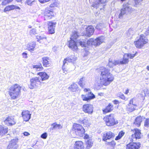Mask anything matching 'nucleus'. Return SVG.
Returning <instances> with one entry per match:
<instances>
[{"instance_id":"36","label":"nucleus","mask_w":149,"mask_h":149,"mask_svg":"<svg viewBox=\"0 0 149 149\" xmlns=\"http://www.w3.org/2000/svg\"><path fill=\"white\" fill-rule=\"evenodd\" d=\"M33 68L35 70L39 71L42 70L43 68L42 67V64L40 63L38 65H36L33 66Z\"/></svg>"},{"instance_id":"57","label":"nucleus","mask_w":149,"mask_h":149,"mask_svg":"<svg viewBox=\"0 0 149 149\" xmlns=\"http://www.w3.org/2000/svg\"><path fill=\"white\" fill-rule=\"evenodd\" d=\"M24 135L25 136H27L29 135L30 134L29 133L27 132H25L23 133Z\"/></svg>"},{"instance_id":"28","label":"nucleus","mask_w":149,"mask_h":149,"mask_svg":"<svg viewBox=\"0 0 149 149\" xmlns=\"http://www.w3.org/2000/svg\"><path fill=\"white\" fill-rule=\"evenodd\" d=\"M41 77L42 81H44L47 79L49 78V76L45 72H40L37 73Z\"/></svg>"},{"instance_id":"21","label":"nucleus","mask_w":149,"mask_h":149,"mask_svg":"<svg viewBox=\"0 0 149 149\" xmlns=\"http://www.w3.org/2000/svg\"><path fill=\"white\" fill-rule=\"evenodd\" d=\"M69 149H84L83 143L81 141L75 142L74 147H71Z\"/></svg>"},{"instance_id":"53","label":"nucleus","mask_w":149,"mask_h":149,"mask_svg":"<svg viewBox=\"0 0 149 149\" xmlns=\"http://www.w3.org/2000/svg\"><path fill=\"white\" fill-rule=\"evenodd\" d=\"M50 1V0H38V1L41 3H44Z\"/></svg>"},{"instance_id":"25","label":"nucleus","mask_w":149,"mask_h":149,"mask_svg":"<svg viewBox=\"0 0 149 149\" xmlns=\"http://www.w3.org/2000/svg\"><path fill=\"white\" fill-rule=\"evenodd\" d=\"M18 140L17 138H15L12 140L7 146V149H10L13 148L15 147H17L16 144L18 142Z\"/></svg>"},{"instance_id":"52","label":"nucleus","mask_w":149,"mask_h":149,"mask_svg":"<svg viewBox=\"0 0 149 149\" xmlns=\"http://www.w3.org/2000/svg\"><path fill=\"white\" fill-rule=\"evenodd\" d=\"M133 33V31L132 29H129L127 33V34L129 35H130L132 34Z\"/></svg>"},{"instance_id":"42","label":"nucleus","mask_w":149,"mask_h":149,"mask_svg":"<svg viewBox=\"0 0 149 149\" xmlns=\"http://www.w3.org/2000/svg\"><path fill=\"white\" fill-rule=\"evenodd\" d=\"M29 33L30 35L32 36L35 35L37 33L36 29L34 28L32 29L30 31Z\"/></svg>"},{"instance_id":"63","label":"nucleus","mask_w":149,"mask_h":149,"mask_svg":"<svg viewBox=\"0 0 149 149\" xmlns=\"http://www.w3.org/2000/svg\"><path fill=\"white\" fill-rule=\"evenodd\" d=\"M8 2L9 3L11 2L13 0H7Z\"/></svg>"},{"instance_id":"3","label":"nucleus","mask_w":149,"mask_h":149,"mask_svg":"<svg viewBox=\"0 0 149 149\" xmlns=\"http://www.w3.org/2000/svg\"><path fill=\"white\" fill-rule=\"evenodd\" d=\"M104 37L103 36H100L95 39L91 38L87 41L86 40H81L79 42V45L82 47H86L87 45H94L95 46H99L104 41Z\"/></svg>"},{"instance_id":"50","label":"nucleus","mask_w":149,"mask_h":149,"mask_svg":"<svg viewBox=\"0 0 149 149\" xmlns=\"http://www.w3.org/2000/svg\"><path fill=\"white\" fill-rule=\"evenodd\" d=\"M144 93L145 95H149V90L147 89H145L144 91Z\"/></svg>"},{"instance_id":"41","label":"nucleus","mask_w":149,"mask_h":149,"mask_svg":"<svg viewBox=\"0 0 149 149\" xmlns=\"http://www.w3.org/2000/svg\"><path fill=\"white\" fill-rule=\"evenodd\" d=\"M86 144L87 145V147L88 148H90L91 146H92L93 143L92 142L91 140L89 139L87 141Z\"/></svg>"},{"instance_id":"44","label":"nucleus","mask_w":149,"mask_h":149,"mask_svg":"<svg viewBox=\"0 0 149 149\" xmlns=\"http://www.w3.org/2000/svg\"><path fill=\"white\" fill-rule=\"evenodd\" d=\"M117 96L124 100H125V98L124 95L121 93H118L117 94Z\"/></svg>"},{"instance_id":"54","label":"nucleus","mask_w":149,"mask_h":149,"mask_svg":"<svg viewBox=\"0 0 149 149\" xmlns=\"http://www.w3.org/2000/svg\"><path fill=\"white\" fill-rule=\"evenodd\" d=\"M22 55L24 58H27V54L25 52H23L22 54Z\"/></svg>"},{"instance_id":"2","label":"nucleus","mask_w":149,"mask_h":149,"mask_svg":"<svg viewBox=\"0 0 149 149\" xmlns=\"http://www.w3.org/2000/svg\"><path fill=\"white\" fill-rule=\"evenodd\" d=\"M142 0H129L127 3L123 5V7L120 10L119 17L122 18L123 16L125 14L132 10V8L129 5H130L135 7H138L141 4V2Z\"/></svg>"},{"instance_id":"14","label":"nucleus","mask_w":149,"mask_h":149,"mask_svg":"<svg viewBox=\"0 0 149 149\" xmlns=\"http://www.w3.org/2000/svg\"><path fill=\"white\" fill-rule=\"evenodd\" d=\"M141 144L139 142H131L127 145V149H139Z\"/></svg>"},{"instance_id":"16","label":"nucleus","mask_w":149,"mask_h":149,"mask_svg":"<svg viewBox=\"0 0 149 149\" xmlns=\"http://www.w3.org/2000/svg\"><path fill=\"white\" fill-rule=\"evenodd\" d=\"M42 61L43 65L44 67H48L52 65V61L49 57H45L42 58Z\"/></svg>"},{"instance_id":"35","label":"nucleus","mask_w":149,"mask_h":149,"mask_svg":"<svg viewBox=\"0 0 149 149\" xmlns=\"http://www.w3.org/2000/svg\"><path fill=\"white\" fill-rule=\"evenodd\" d=\"M79 36L78 32L76 31H74L72 32L70 39L76 41Z\"/></svg>"},{"instance_id":"31","label":"nucleus","mask_w":149,"mask_h":149,"mask_svg":"<svg viewBox=\"0 0 149 149\" xmlns=\"http://www.w3.org/2000/svg\"><path fill=\"white\" fill-rule=\"evenodd\" d=\"M142 118L141 116H138L135 119L134 123L138 127L141 125V123L142 121Z\"/></svg>"},{"instance_id":"20","label":"nucleus","mask_w":149,"mask_h":149,"mask_svg":"<svg viewBox=\"0 0 149 149\" xmlns=\"http://www.w3.org/2000/svg\"><path fill=\"white\" fill-rule=\"evenodd\" d=\"M93 108L92 105L89 104H87L83 105V110L86 113H91L93 111Z\"/></svg>"},{"instance_id":"32","label":"nucleus","mask_w":149,"mask_h":149,"mask_svg":"<svg viewBox=\"0 0 149 149\" xmlns=\"http://www.w3.org/2000/svg\"><path fill=\"white\" fill-rule=\"evenodd\" d=\"M8 132V128H4L3 127H0V134L3 136L6 134Z\"/></svg>"},{"instance_id":"64","label":"nucleus","mask_w":149,"mask_h":149,"mask_svg":"<svg viewBox=\"0 0 149 149\" xmlns=\"http://www.w3.org/2000/svg\"><path fill=\"white\" fill-rule=\"evenodd\" d=\"M17 147H15L13 148H11V149H17Z\"/></svg>"},{"instance_id":"1","label":"nucleus","mask_w":149,"mask_h":149,"mask_svg":"<svg viewBox=\"0 0 149 149\" xmlns=\"http://www.w3.org/2000/svg\"><path fill=\"white\" fill-rule=\"evenodd\" d=\"M100 72H101L100 81L96 82L97 85L99 86L102 85L107 86L113 80L114 77L108 69L102 67L100 68Z\"/></svg>"},{"instance_id":"37","label":"nucleus","mask_w":149,"mask_h":149,"mask_svg":"<svg viewBox=\"0 0 149 149\" xmlns=\"http://www.w3.org/2000/svg\"><path fill=\"white\" fill-rule=\"evenodd\" d=\"M79 121L80 123L84 124V125H85L86 126L89 125L90 124L89 123L88 120L86 118L83 120H80Z\"/></svg>"},{"instance_id":"8","label":"nucleus","mask_w":149,"mask_h":149,"mask_svg":"<svg viewBox=\"0 0 149 149\" xmlns=\"http://www.w3.org/2000/svg\"><path fill=\"white\" fill-rule=\"evenodd\" d=\"M104 120L106 125L108 126L113 125L117 123L115 122L114 115L113 114L107 115L104 118Z\"/></svg>"},{"instance_id":"58","label":"nucleus","mask_w":149,"mask_h":149,"mask_svg":"<svg viewBox=\"0 0 149 149\" xmlns=\"http://www.w3.org/2000/svg\"><path fill=\"white\" fill-rule=\"evenodd\" d=\"M67 65V64H66V65H65V66H64V67H63V68H62V69H63V71H64V73H65V74H66V73L65 72V70H64V69H65V66H66V65Z\"/></svg>"},{"instance_id":"38","label":"nucleus","mask_w":149,"mask_h":149,"mask_svg":"<svg viewBox=\"0 0 149 149\" xmlns=\"http://www.w3.org/2000/svg\"><path fill=\"white\" fill-rule=\"evenodd\" d=\"M125 132L123 131H120L118 134V135L115 139L116 140H118L120 139L124 135Z\"/></svg>"},{"instance_id":"5","label":"nucleus","mask_w":149,"mask_h":149,"mask_svg":"<svg viewBox=\"0 0 149 149\" xmlns=\"http://www.w3.org/2000/svg\"><path fill=\"white\" fill-rule=\"evenodd\" d=\"M21 87L15 84L12 86L9 89L8 93L12 98L15 99L19 95L20 93Z\"/></svg>"},{"instance_id":"43","label":"nucleus","mask_w":149,"mask_h":149,"mask_svg":"<svg viewBox=\"0 0 149 149\" xmlns=\"http://www.w3.org/2000/svg\"><path fill=\"white\" fill-rule=\"evenodd\" d=\"M9 6L11 10L15 9H17L18 10H20V8L19 7L15 5H10Z\"/></svg>"},{"instance_id":"19","label":"nucleus","mask_w":149,"mask_h":149,"mask_svg":"<svg viewBox=\"0 0 149 149\" xmlns=\"http://www.w3.org/2000/svg\"><path fill=\"white\" fill-rule=\"evenodd\" d=\"M4 122L6 124L8 125H12L15 123L13 117L12 116H8L4 120Z\"/></svg>"},{"instance_id":"59","label":"nucleus","mask_w":149,"mask_h":149,"mask_svg":"<svg viewBox=\"0 0 149 149\" xmlns=\"http://www.w3.org/2000/svg\"><path fill=\"white\" fill-rule=\"evenodd\" d=\"M129 89H127L125 93L126 94H128V93H129Z\"/></svg>"},{"instance_id":"18","label":"nucleus","mask_w":149,"mask_h":149,"mask_svg":"<svg viewBox=\"0 0 149 149\" xmlns=\"http://www.w3.org/2000/svg\"><path fill=\"white\" fill-rule=\"evenodd\" d=\"M21 115L24 120L26 122L28 121L31 117V114H30L29 111L27 110L23 111Z\"/></svg>"},{"instance_id":"51","label":"nucleus","mask_w":149,"mask_h":149,"mask_svg":"<svg viewBox=\"0 0 149 149\" xmlns=\"http://www.w3.org/2000/svg\"><path fill=\"white\" fill-rule=\"evenodd\" d=\"M109 145L112 146L113 147L116 144V143L114 141H112L111 142L109 143Z\"/></svg>"},{"instance_id":"26","label":"nucleus","mask_w":149,"mask_h":149,"mask_svg":"<svg viewBox=\"0 0 149 149\" xmlns=\"http://www.w3.org/2000/svg\"><path fill=\"white\" fill-rule=\"evenodd\" d=\"M94 29L92 26H88L86 29V35L90 37L94 33Z\"/></svg>"},{"instance_id":"7","label":"nucleus","mask_w":149,"mask_h":149,"mask_svg":"<svg viewBox=\"0 0 149 149\" xmlns=\"http://www.w3.org/2000/svg\"><path fill=\"white\" fill-rule=\"evenodd\" d=\"M148 40L143 35H141L139 39L134 42L136 47L138 48H141L148 42Z\"/></svg>"},{"instance_id":"11","label":"nucleus","mask_w":149,"mask_h":149,"mask_svg":"<svg viewBox=\"0 0 149 149\" xmlns=\"http://www.w3.org/2000/svg\"><path fill=\"white\" fill-rule=\"evenodd\" d=\"M84 92H88L89 91L88 95H82L81 98L83 101L89 102L91 100H92L95 98V95L91 91H90V89L89 88H85L84 89Z\"/></svg>"},{"instance_id":"61","label":"nucleus","mask_w":149,"mask_h":149,"mask_svg":"<svg viewBox=\"0 0 149 149\" xmlns=\"http://www.w3.org/2000/svg\"><path fill=\"white\" fill-rule=\"evenodd\" d=\"M113 102H119L117 100H115L113 101Z\"/></svg>"},{"instance_id":"56","label":"nucleus","mask_w":149,"mask_h":149,"mask_svg":"<svg viewBox=\"0 0 149 149\" xmlns=\"http://www.w3.org/2000/svg\"><path fill=\"white\" fill-rule=\"evenodd\" d=\"M145 34L146 36L149 34V30H146L145 32Z\"/></svg>"},{"instance_id":"47","label":"nucleus","mask_w":149,"mask_h":149,"mask_svg":"<svg viewBox=\"0 0 149 149\" xmlns=\"http://www.w3.org/2000/svg\"><path fill=\"white\" fill-rule=\"evenodd\" d=\"M47 134L45 132L42 134L41 135V137L42 139H46L47 137Z\"/></svg>"},{"instance_id":"40","label":"nucleus","mask_w":149,"mask_h":149,"mask_svg":"<svg viewBox=\"0 0 149 149\" xmlns=\"http://www.w3.org/2000/svg\"><path fill=\"white\" fill-rule=\"evenodd\" d=\"M36 39H38V41L41 42L40 41V40H42L44 39H46V36H36Z\"/></svg>"},{"instance_id":"10","label":"nucleus","mask_w":149,"mask_h":149,"mask_svg":"<svg viewBox=\"0 0 149 149\" xmlns=\"http://www.w3.org/2000/svg\"><path fill=\"white\" fill-rule=\"evenodd\" d=\"M56 6L57 3L56 2H54L51 4L49 7L46 8L44 13V15L47 16L49 17L54 16V14L53 11V10L51 8Z\"/></svg>"},{"instance_id":"60","label":"nucleus","mask_w":149,"mask_h":149,"mask_svg":"<svg viewBox=\"0 0 149 149\" xmlns=\"http://www.w3.org/2000/svg\"><path fill=\"white\" fill-rule=\"evenodd\" d=\"M84 138L85 139H88V135H85V136H84Z\"/></svg>"},{"instance_id":"17","label":"nucleus","mask_w":149,"mask_h":149,"mask_svg":"<svg viewBox=\"0 0 149 149\" xmlns=\"http://www.w3.org/2000/svg\"><path fill=\"white\" fill-rule=\"evenodd\" d=\"M56 24V23L55 22H53L52 21L48 22V31L50 33L53 34L54 33Z\"/></svg>"},{"instance_id":"34","label":"nucleus","mask_w":149,"mask_h":149,"mask_svg":"<svg viewBox=\"0 0 149 149\" xmlns=\"http://www.w3.org/2000/svg\"><path fill=\"white\" fill-rule=\"evenodd\" d=\"M85 77H82L80 78L79 81L78 82V84L82 88H83L85 85Z\"/></svg>"},{"instance_id":"46","label":"nucleus","mask_w":149,"mask_h":149,"mask_svg":"<svg viewBox=\"0 0 149 149\" xmlns=\"http://www.w3.org/2000/svg\"><path fill=\"white\" fill-rule=\"evenodd\" d=\"M35 1L33 0L31 1V0H26V3L29 5L31 6L33 2H35Z\"/></svg>"},{"instance_id":"49","label":"nucleus","mask_w":149,"mask_h":149,"mask_svg":"<svg viewBox=\"0 0 149 149\" xmlns=\"http://www.w3.org/2000/svg\"><path fill=\"white\" fill-rule=\"evenodd\" d=\"M9 3L7 0H4L2 2L1 4L2 5L5 6Z\"/></svg>"},{"instance_id":"30","label":"nucleus","mask_w":149,"mask_h":149,"mask_svg":"<svg viewBox=\"0 0 149 149\" xmlns=\"http://www.w3.org/2000/svg\"><path fill=\"white\" fill-rule=\"evenodd\" d=\"M69 88L72 92H76L78 89L77 85L75 83H73L69 87Z\"/></svg>"},{"instance_id":"15","label":"nucleus","mask_w":149,"mask_h":149,"mask_svg":"<svg viewBox=\"0 0 149 149\" xmlns=\"http://www.w3.org/2000/svg\"><path fill=\"white\" fill-rule=\"evenodd\" d=\"M68 42L69 44L68 46L69 48L74 51H77L78 48L75 40L70 39Z\"/></svg>"},{"instance_id":"22","label":"nucleus","mask_w":149,"mask_h":149,"mask_svg":"<svg viewBox=\"0 0 149 149\" xmlns=\"http://www.w3.org/2000/svg\"><path fill=\"white\" fill-rule=\"evenodd\" d=\"M63 126L55 122L51 125V127L48 129V131L51 132L52 130H57L62 129Z\"/></svg>"},{"instance_id":"33","label":"nucleus","mask_w":149,"mask_h":149,"mask_svg":"<svg viewBox=\"0 0 149 149\" xmlns=\"http://www.w3.org/2000/svg\"><path fill=\"white\" fill-rule=\"evenodd\" d=\"M36 45V43L34 42H32L27 45V47L29 51H32L34 50Z\"/></svg>"},{"instance_id":"13","label":"nucleus","mask_w":149,"mask_h":149,"mask_svg":"<svg viewBox=\"0 0 149 149\" xmlns=\"http://www.w3.org/2000/svg\"><path fill=\"white\" fill-rule=\"evenodd\" d=\"M77 57L74 55H72L71 56L68 57L66 58H65L63 61V65L62 66L63 68L65 65H66V64H68V62H71L73 63H75L76 61L77 60Z\"/></svg>"},{"instance_id":"62","label":"nucleus","mask_w":149,"mask_h":149,"mask_svg":"<svg viewBox=\"0 0 149 149\" xmlns=\"http://www.w3.org/2000/svg\"><path fill=\"white\" fill-rule=\"evenodd\" d=\"M133 100L134 99L133 98V99H131L130 100V102H133L134 101H133Z\"/></svg>"},{"instance_id":"55","label":"nucleus","mask_w":149,"mask_h":149,"mask_svg":"<svg viewBox=\"0 0 149 149\" xmlns=\"http://www.w3.org/2000/svg\"><path fill=\"white\" fill-rule=\"evenodd\" d=\"M139 97H141V100H142L141 102H143V100L145 99V97L143 95H142L141 94H139Z\"/></svg>"},{"instance_id":"6","label":"nucleus","mask_w":149,"mask_h":149,"mask_svg":"<svg viewBox=\"0 0 149 149\" xmlns=\"http://www.w3.org/2000/svg\"><path fill=\"white\" fill-rule=\"evenodd\" d=\"M72 130L73 134L77 136L75 137H82L84 134L85 129L80 124H74L73 125Z\"/></svg>"},{"instance_id":"12","label":"nucleus","mask_w":149,"mask_h":149,"mask_svg":"<svg viewBox=\"0 0 149 149\" xmlns=\"http://www.w3.org/2000/svg\"><path fill=\"white\" fill-rule=\"evenodd\" d=\"M95 2L93 3L92 6L96 9L98 8L101 10L104 8L105 5H103L106 1V0H94Z\"/></svg>"},{"instance_id":"29","label":"nucleus","mask_w":149,"mask_h":149,"mask_svg":"<svg viewBox=\"0 0 149 149\" xmlns=\"http://www.w3.org/2000/svg\"><path fill=\"white\" fill-rule=\"evenodd\" d=\"M113 105H111L110 103H109V105L106 107V108L103 110V111L104 114H106V113L110 112L113 109Z\"/></svg>"},{"instance_id":"9","label":"nucleus","mask_w":149,"mask_h":149,"mask_svg":"<svg viewBox=\"0 0 149 149\" xmlns=\"http://www.w3.org/2000/svg\"><path fill=\"white\" fill-rule=\"evenodd\" d=\"M40 78L37 77L32 78L30 80V84L29 87L30 89H33L36 88L40 84Z\"/></svg>"},{"instance_id":"4","label":"nucleus","mask_w":149,"mask_h":149,"mask_svg":"<svg viewBox=\"0 0 149 149\" xmlns=\"http://www.w3.org/2000/svg\"><path fill=\"white\" fill-rule=\"evenodd\" d=\"M135 55L136 54H125L124 55L123 60L122 61H119V60H118L112 61L111 59H109L108 64L107 65V66H108L110 68H112L120 63L121 64H126L128 62V59L129 58H133L135 56Z\"/></svg>"},{"instance_id":"23","label":"nucleus","mask_w":149,"mask_h":149,"mask_svg":"<svg viewBox=\"0 0 149 149\" xmlns=\"http://www.w3.org/2000/svg\"><path fill=\"white\" fill-rule=\"evenodd\" d=\"M115 136L114 134L110 131L106 132L103 135L102 140L104 141L109 139L112 137H113Z\"/></svg>"},{"instance_id":"48","label":"nucleus","mask_w":149,"mask_h":149,"mask_svg":"<svg viewBox=\"0 0 149 149\" xmlns=\"http://www.w3.org/2000/svg\"><path fill=\"white\" fill-rule=\"evenodd\" d=\"M11 9L10 8V6H6L4 10V12H6L8 11H9L11 10Z\"/></svg>"},{"instance_id":"45","label":"nucleus","mask_w":149,"mask_h":149,"mask_svg":"<svg viewBox=\"0 0 149 149\" xmlns=\"http://www.w3.org/2000/svg\"><path fill=\"white\" fill-rule=\"evenodd\" d=\"M144 126L146 127H148L149 126V118L146 120L145 122Z\"/></svg>"},{"instance_id":"27","label":"nucleus","mask_w":149,"mask_h":149,"mask_svg":"<svg viewBox=\"0 0 149 149\" xmlns=\"http://www.w3.org/2000/svg\"><path fill=\"white\" fill-rule=\"evenodd\" d=\"M137 106L133 103H129L127 105V110L130 112H132L134 111L136 108Z\"/></svg>"},{"instance_id":"39","label":"nucleus","mask_w":149,"mask_h":149,"mask_svg":"<svg viewBox=\"0 0 149 149\" xmlns=\"http://www.w3.org/2000/svg\"><path fill=\"white\" fill-rule=\"evenodd\" d=\"M104 27L105 25L104 23H100L97 25L96 29L99 30H100Z\"/></svg>"},{"instance_id":"24","label":"nucleus","mask_w":149,"mask_h":149,"mask_svg":"<svg viewBox=\"0 0 149 149\" xmlns=\"http://www.w3.org/2000/svg\"><path fill=\"white\" fill-rule=\"evenodd\" d=\"M141 133L140 130L138 129H136L135 130V132L134 134L132 135V138L133 141H134L135 139H137L140 138V134Z\"/></svg>"}]
</instances>
